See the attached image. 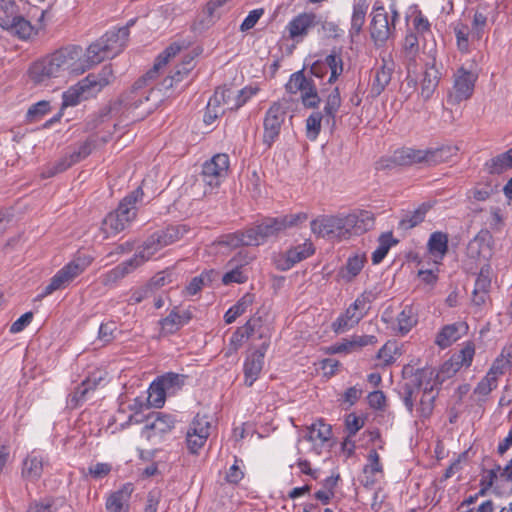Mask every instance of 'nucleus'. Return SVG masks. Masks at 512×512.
<instances>
[{
  "label": "nucleus",
  "instance_id": "obj_2",
  "mask_svg": "<svg viewBox=\"0 0 512 512\" xmlns=\"http://www.w3.org/2000/svg\"><path fill=\"white\" fill-rule=\"evenodd\" d=\"M82 48L69 46L57 50L51 55L35 62L29 69V77L35 84H42L65 72L80 75L87 70L81 62Z\"/></svg>",
  "mask_w": 512,
  "mask_h": 512
},
{
  "label": "nucleus",
  "instance_id": "obj_42",
  "mask_svg": "<svg viewBox=\"0 0 512 512\" xmlns=\"http://www.w3.org/2000/svg\"><path fill=\"white\" fill-rule=\"evenodd\" d=\"M430 205L427 203L421 204L412 213L405 215L399 222V227L408 230L416 227L418 224L424 221L426 213L429 211Z\"/></svg>",
  "mask_w": 512,
  "mask_h": 512
},
{
  "label": "nucleus",
  "instance_id": "obj_39",
  "mask_svg": "<svg viewBox=\"0 0 512 512\" xmlns=\"http://www.w3.org/2000/svg\"><path fill=\"white\" fill-rule=\"evenodd\" d=\"M187 376L183 374L169 372L158 377L161 385L164 387L168 396L175 395L185 384Z\"/></svg>",
  "mask_w": 512,
  "mask_h": 512
},
{
  "label": "nucleus",
  "instance_id": "obj_30",
  "mask_svg": "<svg viewBox=\"0 0 512 512\" xmlns=\"http://www.w3.org/2000/svg\"><path fill=\"white\" fill-rule=\"evenodd\" d=\"M220 243L231 248H238L240 246H255L256 241L249 227L245 230L224 235Z\"/></svg>",
  "mask_w": 512,
  "mask_h": 512
},
{
  "label": "nucleus",
  "instance_id": "obj_59",
  "mask_svg": "<svg viewBox=\"0 0 512 512\" xmlns=\"http://www.w3.org/2000/svg\"><path fill=\"white\" fill-rule=\"evenodd\" d=\"M257 92L258 88L252 86H247L236 93L234 92L233 103L230 106V110L239 109Z\"/></svg>",
  "mask_w": 512,
  "mask_h": 512
},
{
  "label": "nucleus",
  "instance_id": "obj_5",
  "mask_svg": "<svg viewBox=\"0 0 512 512\" xmlns=\"http://www.w3.org/2000/svg\"><path fill=\"white\" fill-rule=\"evenodd\" d=\"M307 218V214L303 212L263 218L255 226L250 227V232L256 241L255 246L264 243L270 237L278 236L288 228H292L303 223Z\"/></svg>",
  "mask_w": 512,
  "mask_h": 512
},
{
  "label": "nucleus",
  "instance_id": "obj_22",
  "mask_svg": "<svg viewBox=\"0 0 512 512\" xmlns=\"http://www.w3.org/2000/svg\"><path fill=\"white\" fill-rule=\"evenodd\" d=\"M134 491L132 483L124 484L119 490L110 494L106 501L107 512H128L131 495Z\"/></svg>",
  "mask_w": 512,
  "mask_h": 512
},
{
  "label": "nucleus",
  "instance_id": "obj_45",
  "mask_svg": "<svg viewBox=\"0 0 512 512\" xmlns=\"http://www.w3.org/2000/svg\"><path fill=\"white\" fill-rule=\"evenodd\" d=\"M428 248L432 255L444 256L448 250V237L445 233L434 232L428 241Z\"/></svg>",
  "mask_w": 512,
  "mask_h": 512
},
{
  "label": "nucleus",
  "instance_id": "obj_38",
  "mask_svg": "<svg viewBox=\"0 0 512 512\" xmlns=\"http://www.w3.org/2000/svg\"><path fill=\"white\" fill-rule=\"evenodd\" d=\"M254 302V295L246 293L243 295L232 307H230L224 315L225 322L227 324L233 323L237 317L241 316L246 312Z\"/></svg>",
  "mask_w": 512,
  "mask_h": 512
},
{
  "label": "nucleus",
  "instance_id": "obj_47",
  "mask_svg": "<svg viewBox=\"0 0 512 512\" xmlns=\"http://www.w3.org/2000/svg\"><path fill=\"white\" fill-rule=\"evenodd\" d=\"M194 68L193 58L189 57L185 59L180 65H178L172 75L164 80V85L166 88H170L173 86L174 82H180L186 77L191 70Z\"/></svg>",
  "mask_w": 512,
  "mask_h": 512
},
{
  "label": "nucleus",
  "instance_id": "obj_54",
  "mask_svg": "<svg viewBox=\"0 0 512 512\" xmlns=\"http://www.w3.org/2000/svg\"><path fill=\"white\" fill-rule=\"evenodd\" d=\"M323 115L321 112H313L306 119V136L308 139L314 141L321 131V121Z\"/></svg>",
  "mask_w": 512,
  "mask_h": 512
},
{
  "label": "nucleus",
  "instance_id": "obj_35",
  "mask_svg": "<svg viewBox=\"0 0 512 512\" xmlns=\"http://www.w3.org/2000/svg\"><path fill=\"white\" fill-rule=\"evenodd\" d=\"M92 95L88 92V89L82 85V80L75 86L70 87L62 95V109L68 106H75L82 100L88 99Z\"/></svg>",
  "mask_w": 512,
  "mask_h": 512
},
{
  "label": "nucleus",
  "instance_id": "obj_51",
  "mask_svg": "<svg viewBox=\"0 0 512 512\" xmlns=\"http://www.w3.org/2000/svg\"><path fill=\"white\" fill-rule=\"evenodd\" d=\"M488 11L487 6L480 4L478 5L472 21V33L480 38L484 32V28L487 25Z\"/></svg>",
  "mask_w": 512,
  "mask_h": 512
},
{
  "label": "nucleus",
  "instance_id": "obj_64",
  "mask_svg": "<svg viewBox=\"0 0 512 512\" xmlns=\"http://www.w3.org/2000/svg\"><path fill=\"white\" fill-rule=\"evenodd\" d=\"M497 379L489 373L477 384L474 393L486 396L497 387Z\"/></svg>",
  "mask_w": 512,
  "mask_h": 512
},
{
  "label": "nucleus",
  "instance_id": "obj_60",
  "mask_svg": "<svg viewBox=\"0 0 512 512\" xmlns=\"http://www.w3.org/2000/svg\"><path fill=\"white\" fill-rule=\"evenodd\" d=\"M94 145V141L91 139H87L83 143H81L77 148H75L69 155L71 156L74 163H78L81 160L85 159L92 152Z\"/></svg>",
  "mask_w": 512,
  "mask_h": 512
},
{
  "label": "nucleus",
  "instance_id": "obj_29",
  "mask_svg": "<svg viewBox=\"0 0 512 512\" xmlns=\"http://www.w3.org/2000/svg\"><path fill=\"white\" fill-rule=\"evenodd\" d=\"M315 87L316 84L310 77L305 75L304 69L291 74L289 81L285 85L288 93L296 94L297 92H301V95L305 94V92L312 91Z\"/></svg>",
  "mask_w": 512,
  "mask_h": 512
},
{
  "label": "nucleus",
  "instance_id": "obj_28",
  "mask_svg": "<svg viewBox=\"0 0 512 512\" xmlns=\"http://www.w3.org/2000/svg\"><path fill=\"white\" fill-rule=\"evenodd\" d=\"M367 259L365 254L350 256L346 264L338 271V276L346 283L352 282L362 271Z\"/></svg>",
  "mask_w": 512,
  "mask_h": 512
},
{
  "label": "nucleus",
  "instance_id": "obj_31",
  "mask_svg": "<svg viewBox=\"0 0 512 512\" xmlns=\"http://www.w3.org/2000/svg\"><path fill=\"white\" fill-rule=\"evenodd\" d=\"M457 148L452 146H441L434 149L425 150V164L435 166L447 162L456 154Z\"/></svg>",
  "mask_w": 512,
  "mask_h": 512
},
{
  "label": "nucleus",
  "instance_id": "obj_49",
  "mask_svg": "<svg viewBox=\"0 0 512 512\" xmlns=\"http://www.w3.org/2000/svg\"><path fill=\"white\" fill-rule=\"evenodd\" d=\"M398 330L404 335L417 323V317L410 306H406L397 317Z\"/></svg>",
  "mask_w": 512,
  "mask_h": 512
},
{
  "label": "nucleus",
  "instance_id": "obj_48",
  "mask_svg": "<svg viewBox=\"0 0 512 512\" xmlns=\"http://www.w3.org/2000/svg\"><path fill=\"white\" fill-rule=\"evenodd\" d=\"M341 106V97L338 88H334L326 98L324 113L329 123L330 119L332 123H335L336 114Z\"/></svg>",
  "mask_w": 512,
  "mask_h": 512
},
{
  "label": "nucleus",
  "instance_id": "obj_21",
  "mask_svg": "<svg viewBox=\"0 0 512 512\" xmlns=\"http://www.w3.org/2000/svg\"><path fill=\"white\" fill-rule=\"evenodd\" d=\"M249 263L246 256H242L241 253L238 257L232 258L228 263V271L222 276V283L229 285L231 283L242 284L248 280V274L246 266Z\"/></svg>",
  "mask_w": 512,
  "mask_h": 512
},
{
  "label": "nucleus",
  "instance_id": "obj_9",
  "mask_svg": "<svg viewBox=\"0 0 512 512\" xmlns=\"http://www.w3.org/2000/svg\"><path fill=\"white\" fill-rule=\"evenodd\" d=\"M346 215H324L311 222V230L322 238H348L349 232L346 226Z\"/></svg>",
  "mask_w": 512,
  "mask_h": 512
},
{
  "label": "nucleus",
  "instance_id": "obj_1",
  "mask_svg": "<svg viewBox=\"0 0 512 512\" xmlns=\"http://www.w3.org/2000/svg\"><path fill=\"white\" fill-rule=\"evenodd\" d=\"M168 60L169 57L161 53L153 68L145 76L138 79L129 91L121 95L118 101L101 110V121L108 116H120L131 121H138L153 112L160 102L159 90L147 87L146 82L148 79H153L158 71L168 63Z\"/></svg>",
  "mask_w": 512,
  "mask_h": 512
},
{
  "label": "nucleus",
  "instance_id": "obj_6",
  "mask_svg": "<svg viewBox=\"0 0 512 512\" xmlns=\"http://www.w3.org/2000/svg\"><path fill=\"white\" fill-rule=\"evenodd\" d=\"M376 299L372 291H364L355 301L340 315L332 327L336 333H342L357 325L370 310V304Z\"/></svg>",
  "mask_w": 512,
  "mask_h": 512
},
{
  "label": "nucleus",
  "instance_id": "obj_16",
  "mask_svg": "<svg viewBox=\"0 0 512 512\" xmlns=\"http://www.w3.org/2000/svg\"><path fill=\"white\" fill-rule=\"evenodd\" d=\"M175 426V419L170 414L152 412L146 416V424L143 435L148 439L154 436H162L169 433Z\"/></svg>",
  "mask_w": 512,
  "mask_h": 512
},
{
  "label": "nucleus",
  "instance_id": "obj_20",
  "mask_svg": "<svg viewBox=\"0 0 512 512\" xmlns=\"http://www.w3.org/2000/svg\"><path fill=\"white\" fill-rule=\"evenodd\" d=\"M346 226L349 236L352 234L361 235L374 227V214L367 210H358L346 215Z\"/></svg>",
  "mask_w": 512,
  "mask_h": 512
},
{
  "label": "nucleus",
  "instance_id": "obj_52",
  "mask_svg": "<svg viewBox=\"0 0 512 512\" xmlns=\"http://www.w3.org/2000/svg\"><path fill=\"white\" fill-rule=\"evenodd\" d=\"M324 62L327 65V70H330L328 82L333 83L343 72V61L341 55L333 52L326 56Z\"/></svg>",
  "mask_w": 512,
  "mask_h": 512
},
{
  "label": "nucleus",
  "instance_id": "obj_61",
  "mask_svg": "<svg viewBox=\"0 0 512 512\" xmlns=\"http://www.w3.org/2000/svg\"><path fill=\"white\" fill-rule=\"evenodd\" d=\"M74 161L72 160L71 156L65 155L61 159H59L55 164H53L51 167H48L45 172V177H52L58 173H61L68 168H70L72 165H74Z\"/></svg>",
  "mask_w": 512,
  "mask_h": 512
},
{
  "label": "nucleus",
  "instance_id": "obj_11",
  "mask_svg": "<svg viewBox=\"0 0 512 512\" xmlns=\"http://www.w3.org/2000/svg\"><path fill=\"white\" fill-rule=\"evenodd\" d=\"M211 424L207 416L197 414L186 433L187 448L190 453L197 454L210 435Z\"/></svg>",
  "mask_w": 512,
  "mask_h": 512
},
{
  "label": "nucleus",
  "instance_id": "obj_27",
  "mask_svg": "<svg viewBox=\"0 0 512 512\" xmlns=\"http://www.w3.org/2000/svg\"><path fill=\"white\" fill-rule=\"evenodd\" d=\"M45 465L47 462L43 456L35 452L28 454L23 461L22 477L33 482L37 481L42 476Z\"/></svg>",
  "mask_w": 512,
  "mask_h": 512
},
{
  "label": "nucleus",
  "instance_id": "obj_40",
  "mask_svg": "<svg viewBox=\"0 0 512 512\" xmlns=\"http://www.w3.org/2000/svg\"><path fill=\"white\" fill-rule=\"evenodd\" d=\"M331 435V425L325 424L322 420H319L308 428V434L305 436V439L310 442L320 441L324 443L330 440Z\"/></svg>",
  "mask_w": 512,
  "mask_h": 512
},
{
  "label": "nucleus",
  "instance_id": "obj_53",
  "mask_svg": "<svg viewBox=\"0 0 512 512\" xmlns=\"http://www.w3.org/2000/svg\"><path fill=\"white\" fill-rule=\"evenodd\" d=\"M233 97L234 91L231 88L218 87L209 100L211 105H216L220 108V105L224 104L228 109H230V106L233 103Z\"/></svg>",
  "mask_w": 512,
  "mask_h": 512
},
{
  "label": "nucleus",
  "instance_id": "obj_57",
  "mask_svg": "<svg viewBox=\"0 0 512 512\" xmlns=\"http://www.w3.org/2000/svg\"><path fill=\"white\" fill-rule=\"evenodd\" d=\"M484 167L486 171L491 175H499L510 169L503 153L498 154L497 156L488 160L484 164Z\"/></svg>",
  "mask_w": 512,
  "mask_h": 512
},
{
  "label": "nucleus",
  "instance_id": "obj_36",
  "mask_svg": "<svg viewBox=\"0 0 512 512\" xmlns=\"http://www.w3.org/2000/svg\"><path fill=\"white\" fill-rule=\"evenodd\" d=\"M4 24L6 25V31L23 40L28 39L33 32L31 23L21 15L15 17V21L9 22L7 20Z\"/></svg>",
  "mask_w": 512,
  "mask_h": 512
},
{
  "label": "nucleus",
  "instance_id": "obj_15",
  "mask_svg": "<svg viewBox=\"0 0 512 512\" xmlns=\"http://www.w3.org/2000/svg\"><path fill=\"white\" fill-rule=\"evenodd\" d=\"M478 75L463 66L458 68L454 74V93L451 98L457 103L469 99L474 91Z\"/></svg>",
  "mask_w": 512,
  "mask_h": 512
},
{
  "label": "nucleus",
  "instance_id": "obj_33",
  "mask_svg": "<svg viewBox=\"0 0 512 512\" xmlns=\"http://www.w3.org/2000/svg\"><path fill=\"white\" fill-rule=\"evenodd\" d=\"M106 58H110L107 53V46L103 45V41L99 38L87 48L86 59L81 60V62L84 66H87L88 69L91 66L102 62Z\"/></svg>",
  "mask_w": 512,
  "mask_h": 512
},
{
  "label": "nucleus",
  "instance_id": "obj_63",
  "mask_svg": "<svg viewBox=\"0 0 512 512\" xmlns=\"http://www.w3.org/2000/svg\"><path fill=\"white\" fill-rule=\"evenodd\" d=\"M82 85L88 89V92L93 96L102 90L103 87L107 86L102 84V79L99 75L91 73L82 80Z\"/></svg>",
  "mask_w": 512,
  "mask_h": 512
},
{
  "label": "nucleus",
  "instance_id": "obj_62",
  "mask_svg": "<svg viewBox=\"0 0 512 512\" xmlns=\"http://www.w3.org/2000/svg\"><path fill=\"white\" fill-rule=\"evenodd\" d=\"M162 500V491L159 488H153L147 494L144 512H157L158 506Z\"/></svg>",
  "mask_w": 512,
  "mask_h": 512
},
{
  "label": "nucleus",
  "instance_id": "obj_7",
  "mask_svg": "<svg viewBox=\"0 0 512 512\" xmlns=\"http://www.w3.org/2000/svg\"><path fill=\"white\" fill-rule=\"evenodd\" d=\"M89 256H79L61 268L50 280V283L39 294L43 298L57 290L66 288L76 277L82 274L91 264Z\"/></svg>",
  "mask_w": 512,
  "mask_h": 512
},
{
  "label": "nucleus",
  "instance_id": "obj_8",
  "mask_svg": "<svg viewBox=\"0 0 512 512\" xmlns=\"http://www.w3.org/2000/svg\"><path fill=\"white\" fill-rule=\"evenodd\" d=\"M287 114V107L280 102H273L263 119L262 143L267 149L278 140Z\"/></svg>",
  "mask_w": 512,
  "mask_h": 512
},
{
  "label": "nucleus",
  "instance_id": "obj_13",
  "mask_svg": "<svg viewBox=\"0 0 512 512\" xmlns=\"http://www.w3.org/2000/svg\"><path fill=\"white\" fill-rule=\"evenodd\" d=\"M229 156L224 153L214 155L203 164L202 177L206 184L217 187L221 180L227 176Z\"/></svg>",
  "mask_w": 512,
  "mask_h": 512
},
{
  "label": "nucleus",
  "instance_id": "obj_25",
  "mask_svg": "<svg viewBox=\"0 0 512 512\" xmlns=\"http://www.w3.org/2000/svg\"><path fill=\"white\" fill-rule=\"evenodd\" d=\"M440 78L441 73L436 67L435 63L431 65L427 64L420 82V95L425 101L429 100L434 94L436 88L438 87Z\"/></svg>",
  "mask_w": 512,
  "mask_h": 512
},
{
  "label": "nucleus",
  "instance_id": "obj_24",
  "mask_svg": "<svg viewBox=\"0 0 512 512\" xmlns=\"http://www.w3.org/2000/svg\"><path fill=\"white\" fill-rule=\"evenodd\" d=\"M393 71V62H388L383 59L382 64L375 69L373 81L371 84V93L373 96H379L385 90L391 81Z\"/></svg>",
  "mask_w": 512,
  "mask_h": 512
},
{
  "label": "nucleus",
  "instance_id": "obj_23",
  "mask_svg": "<svg viewBox=\"0 0 512 512\" xmlns=\"http://www.w3.org/2000/svg\"><path fill=\"white\" fill-rule=\"evenodd\" d=\"M129 37L128 27L106 32L100 39L107 46L110 57L118 55L126 46Z\"/></svg>",
  "mask_w": 512,
  "mask_h": 512
},
{
  "label": "nucleus",
  "instance_id": "obj_34",
  "mask_svg": "<svg viewBox=\"0 0 512 512\" xmlns=\"http://www.w3.org/2000/svg\"><path fill=\"white\" fill-rule=\"evenodd\" d=\"M369 8L368 0H356L353 5V13L351 17L350 34L357 35L361 32L365 23L366 13Z\"/></svg>",
  "mask_w": 512,
  "mask_h": 512
},
{
  "label": "nucleus",
  "instance_id": "obj_44",
  "mask_svg": "<svg viewBox=\"0 0 512 512\" xmlns=\"http://www.w3.org/2000/svg\"><path fill=\"white\" fill-rule=\"evenodd\" d=\"M459 337V325L450 324L443 327L437 334L435 343L441 348H447L453 342L457 341Z\"/></svg>",
  "mask_w": 512,
  "mask_h": 512
},
{
  "label": "nucleus",
  "instance_id": "obj_3",
  "mask_svg": "<svg viewBox=\"0 0 512 512\" xmlns=\"http://www.w3.org/2000/svg\"><path fill=\"white\" fill-rule=\"evenodd\" d=\"M142 196L143 191L138 187L119 203L116 210L107 214L100 227L101 240L116 236L128 227L136 217V203Z\"/></svg>",
  "mask_w": 512,
  "mask_h": 512
},
{
  "label": "nucleus",
  "instance_id": "obj_14",
  "mask_svg": "<svg viewBox=\"0 0 512 512\" xmlns=\"http://www.w3.org/2000/svg\"><path fill=\"white\" fill-rule=\"evenodd\" d=\"M314 252L315 249L312 242L305 241L302 244L291 247L285 253L278 254L274 259V263L278 270L287 271L295 264L310 257Z\"/></svg>",
  "mask_w": 512,
  "mask_h": 512
},
{
  "label": "nucleus",
  "instance_id": "obj_4",
  "mask_svg": "<svg viewBox=\"0 0 512 512\" xmlns=\"http://www.w3.org/2000/svg\"><path fill=\"white\" fill-rule=\"evenodd\" d=\"M406 381L400 386L399 395L409 413L413 412L415 395L422 389L434 390L437 374L431 367L418 368L413 371L412 367H405L403 370Z\"/></svg>",
  "mask_w": 512,
  "mask_h": 512
},
{
  "label": "nucleus",
  "instance_id": "obj_12",
  "mask_svg": "<svg viewBox=\"0 0 512 512\" xmlns=\"http://www.w3.org/2000/svg\"><path fill=\"white\" fill-rule=\"evenodd\" d=\"M394 30L395 29L388 21V15L384 7L378 5V2H376L373 7V16L370 25L371 38L377 46H382L393 34Z\"/></svg>",
  "mask_w": 512,
  "mask_h": 512
},
{
  "label": "nucleus",
  "instance_id": "obj_18",
  "mask_svg": "<svg viewBox=\"0 0 512 512\" xmlns=\"http://www.w3.org/2000/svg\"><path fill=\"white\" fill-rule=\"evenodd\" d=\"M320 20L314 13H301L294 17L287 25L289 37L292 40L303 39L309 30L316 25H319Z\"/></svg>",
  "mask_w": 512,
  "mask_h": 512
},
{
  "label": "nucleus",
  "instance_id": "obj_26",
  "mask_svg": "<svg viewBox=\"0 0 512 512\" xmlns=\"http://www.w3.org/2000/svg\"><path fill=\"white\" fill-rule=\"evenodd\" d=\"M420 47H419V38L418 35L414 31H408L403 44L401 55L404 60V64L410 72L411 67L416 66V60L419 55Z\"/></svg>",
  "mask_w": 512,
  "mask_h": 512
},
{
  "label": "nucleus",
  "instance_id": "obj_55",
  "mask_svg": "<svg viewBox=\"0 0 512 512\" xmlns=\"http://www.w3.org/2000/svg\"><path fill=\"white\" fill-rule=\"evenodd\" d=\"M436 395L433 390L422 389V397L419 402L418 411L421 417L428 418L432 414Z\"/></svg>",
  "mask_w": 512,
  "mask_h": 512
},
{
  "label": "nucleus",
  "instance_id": "obj_41",
  "mask_svg": "<svg viewBox=\"0 0 512 512\" xmlns=\"http://www.w3.org/2000/svg\"><path fill=\"white\" fill-rule=\"evenodd\" d=\"M425 150L403 148L395 152V160L400 165L425 164Z\"/></svg>",
  "mask_w": 512,
  "mask_h": 512
},
{
  "label": "nucleus",
  "instance_id": "obj_50",
  "mask_svg": "<svg viewBox=\"0 0 512 512\" xmlns=\"http://www.w3.org/2000/svg\"><path fill=\"white\" fill-rule=\"evenodd\" d=\"M159 324L163 332L166 334H173L179 330L180 327L186 324V321H183L182 316L176 311V309H173L167 317L159 321Z\"/></svg>",
  "mask_w": 512,
  "mask_h": 512
},
{
  "label": "nucleus",
  "instance_id": "obj_56",
  "mask_svg": "<svg viewBox=\"0 0 512 512\" xmlns=\"http://www.w3.org/2000/svg\"><path fill=\"white\" fill-rule=\"evenodd\" d=\"M484 167L486 171L491 175H499L510 169L503 153L498 154L497 156L488 160L484 164Z\"/></svg>",
  "mask_w": 512,
  "mask_h": 512
},
{
  "label": "nucleus",
  "instance_id": "obj_58",
  "mask_svg": "<svg viewBox=\"0 0 512 512\" xmlns=\"http://www.w3.org/2000/svg\"><path fill=\"white\" fill-rule=\"evenodd\" d=\"M50 109L51 107L49 101H39L30 106L26 114V119L29 122H36L40 120L44 115H46Z\"/></svg>",
  "mask_w": 512,
  "mask_h": 512
},
{
  "label": "nucleus",
  "instance_id": "obj_43",
  "mask_svg": "<svg viewBox=\"0 0 512 512\" xmlns=\"http://www.w3.org/2000/svg\"><path fill=\"white\" fill-rule=\"evenodd\" d=\"M398 243V240L393 238L392 232H387L381 234L379 237V246L377 249L372 253V263L373 264H379L382 262V260L387 255L389 249L391 246Z\"/></svg>",
  "mask_w": 512,
  "mask_h": 512
},
{
  "label": "nucleus",
  "instance_id": "obj_46",
  "mask_svg": "<svg viewBox=\"0 0 512 512\" xmlns=\"http://www.w3.org/2000/svg\"><path fill=\"white\" fill-rule=\"evenodd\" d=\"M168 396L164 387L161 385L158 379L154 380L148 390V403L155 408H161L165 399Z\"/></svg>",
  "mask_w": 512,
  "mask_h": 512
},
{
  "label": "nucleus",
  "instance_id": "obj_17",
  "mask_svg": "<svg viewBox=\"0 0 512 512\" xmlns=\"http://www.w3.org/2000/svg\"><path fill=\"white\" fill-rule=\"evenodd\" d=\"M267 348L268 344L263 343L258 350L252 352L246 357L243 371L245 376L244 383L248 387H251L254 384L262 371Z\"/></svg>",
  "mask_w": 512,
  "mask_h": 512
},
{
  "label": "nucleus",
  "instance_id": "obj_10",
  "mask_svg": "<svg viewBox=\"0 0 512 512\" xmlns=\"http://www.w3.org/2000/svg\"><path fill=\"white\" fill-rule=\"evenodd\" d=\"M186 232L185 227L181 225L155 232L143 243L140 252L149 260L159 249L178 241Z\"/></svg>",
  "mask_w": 512,
  "mask_h": 512
},
{
  "label": "nucleus",
  "instance_id": "obj_19",
  "mask_svg": "<svg viewBox=\"0 0 512 512\" xmlns=\"http://www.w3.org/2000/svg\"><path fill=\"white\" fill-rule=\"evenodd\" d=\"M146 256L140 252V250L130 259L117 265L115 268L107 272L104 276L103 283L105 285L113 284L123 279L126 275L131 273L133 270L141 266L147 260Z\"/></svg>",
  "mask_w": 512,
  "mask_h": 512
},
{
  "label": "nucleus",
  "instance_id": "obj_37",
  "mask_svg": "<svg viewBox=\"0 0 512 512\" xmlns=\"http://www.w3.org/2000/svg\"><path fill=\"white\" fill-rule=\"evenodd\" d=\"M219 276V273L215 270H208L202 272L199 276L192 278L189 284L186 286L187 294L193 296L196 295L205 286H209Z\"/></svg>",
  "mask_w": 512,
  "mask_h": 512
},
{
  "label": "nucleus",
  "instance_id": "obj_32",
  "mask_svg": "<svg viewBox=\"0 0 512 512\" xmlns=\"http://www.w3.org/2000/svg\"><path fill=\"white\" fill-rule=\"evenodd\" d=\"M96 385V380L87 378L82 381V383L75 388L74 392L69 395L67 400L68 405L71 408L79 407L87 399V395L95 390Z\"/></svg>",
  "mask_w": 512,
  "mask_h": 512
}]
</instances>
